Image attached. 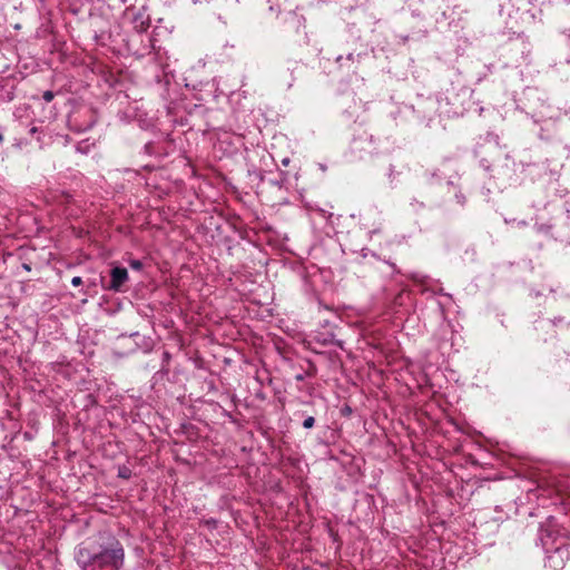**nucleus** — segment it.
Listing matches in <instances>:
<instances>
[{
  "label": "nucleus",
  "instance_id": "nucleus-1",
  "mask_svg": "<svg viewBox=\"0 0 570 570\" xmlns=\"http://www.w3.org/2000/svg\"><path fill=\"white\" fill-rule=\"evenodd\" d=\"M76 561L81 570H121L125 563V550L118 540H111L99 550L79 547Z\"/></svg>",
  "mask_w": 570,
  "mask_h": 570
},
{
  "label": "nucleus",
  "instance_id": "nucleus-2",
  "mask_svg": "<svg viewBox=\"0 0 570 570\" xmlns=\"http://www.w3.org/2000/svg\"><path fill=\"white\" fill-rule=\"evenodd\" d=\"M539 539L547 554L546 566L561 570L570 558L567 539L550 524L540 528Z\"/></svg>",
  "mask_w": 570,
  "mask_h": 570
},
{
  "label": "nucleus",
  "instance_id": "nucleus-3",
  "mask_svg": "<svg viewBox=\"0 0 570 570\" xmlns=\"http://www.w3.org/2000/svg\"><path fill=\"white\" fill-rule=\"evenodd\" d=\"M500 13L507 14L510 18L521 19L524 22H532L535 20V14L532 12L531 0H504L500 4Z\"/></svg>",
  "mask_w": 570,
  "mask_h": 570
},
{
  "label": "nucleus",
  "instance_id": "nucleus-4",
  "mask_svg": "<svg viewBox=\"0 0 570 570\" xmlns=\"http://www.w3.org/2000/svg\"><path fill=\"white\" fill-rule=\"evenodd\" d=\"M110 285L109 288L112 291H120L121 286L128 279V272L125 267H114L110 273Z\"/></svg>",
  "mask_w": 570,
  "mask_h": 570
},
{
  "label": "nucleus",
  "instance_id": "nucleus-5",
  "mask_svg": "<svg viewBox=\"0 0 570 570\" xmlns=\"http://www.w3.org/2000/svg\"><path fill=\"white\" fill-rule=\"evenodd\" d=\"M362 55L361 53H357V55H354V53H348L347 56L343 57V56H338L336 58V62L338 63V66L341 68L343 67H347L350 68V65H347V62H351L352 65L354 63H358L360 62V59H361Z\"/></svg>",
  "mask_w": 570,
  "mask_h": 570
},
{
  "label": "nucleus",
  "instance_id": "nucleus-6",
  "mask_svg": "<svg viewBox=\"0 0 570 570\" xmlns=\"http://www.w3.org/2000/svg\"><path fill=\"white\" fill-rule=\"evenodd\" d=\"M315 424V419L313 416H307L304 421H303V428L304 429H312Z\"/></svg>",
  "mask_w": 570,
  "mask_h": 570
},
{
  "label": "nucleus",
  "instance_id": "nucleus-7",
  "mask_svg": "<svg viewBox=\"0 0 570 570\" xmlns=\"http://www.w3.org/2000/svg\"><path fill=\"white\" fill-rule=\"evenodd\" d=\"M55 95L52 91L47 90L43 92L42 98L46 102H50L53 99Z\"/></svg>",
  "mask_w": 570,
  "mask_h": 570
},
{
  "label": "nucleus",
  "instance_id": "nucleus-8",
  "mask_svg": "<svg viewBox=\"0 0 570 570\" xmlns=\"http://www.w3.org/2000/svg\"><path fill=\"white\" fill-rule=\"evenodd\" d=\"M82 284V278L80 276H75L71 278L72 286H80Z\"/></svg>",
  "mask_w": 570,
  "mask_h": 570
},
{
  "label": "nucleus",
  "instance_id": "nucleus-9",
  "mask_svg": "<svg viewBox=\"0 0 570 570\" xmlns=\"http://www.w3.org/2000/svg\"><path fill=\"white\" fill-rule=\"evenodd\" d=\"M456 202L463 206L465 204V197L461 193L455 194Z\"/></svg>",
  "mask_w": 570,
  "mask_h": 570
},
{
  "label": "nucleus",
  "instance_id": "nucleus-10",
  "mask_svg": "<svg viewBox=\"0 0 570 570\" xmlns=\"http://www.w3.org/2000/svg\"><path fill=\"white\" fill-rule=\"evenodd\" d=\"M119 475L121 478H128L129 476V473H128V470L125 469V470H119Z\"/></svg>",
  "mask_w": 570,
  "mask_h": 570
},
{
  "label": "nucleus",
  "instance_id": "nucleus-11",
  "mask_svg": "<svg viewBox=\"0 0 570 570\" xmlns=\"http://www.w3.org/2000/svg\"><path fill=\"white\" fill-rule=\"evenodd\" d=\"M131 266L135 267V268H139L140 267V263L139 262H134L131 264Z\"/></svg>",
  "mask_w": 570,
  "mask_h": 570
},
{
  "label": "nucleus",
  "instance_id": "nucleus-12",
  "mask_svg": "<svg viewBox=\"0 0 570 570\" xmlns=\"http://www.w3.org/2000/svg\"><path fill=\"white\" fill-rule=\"evenodd\" d=\"M564 115L568 116L570 118V108L564 110Z\"/></svg>",
  "mask_w": 570,
  "mask_h": 570
},
{
  "label": "nucleus",
  "instance_id": "nucleus-13",
  "mask_svg": "<svg viewBox=\"0 0 570 570\" xmlns=\"http://www.w3.org/2000/svg\"><path fill=\"white\" fill-rule=\"evenodd\" d=\"M36 131H37V128H36V127H32V128L30 129V132H31V134H35Z\"/></svg>",
  "mask_w": 570,
  "mask_h": 570
},
{
  "label": "nucleus",
  "instance_id": "nucleus-14",
  "mask_svg": "<svg viewBox=\"0 0 570 570\" xmlns=\"http://www.w3.org/2000/svg\"><path fill=\"white\" fill-rule=\"evenodd\" d=\"M168 356H169V355H168V353H167V352H164V357H165V358H168Z\"/></svg>",
  "mask_w": 570,
  "mask_h": 570
},
{
  "label": "nucleus",
  "instance_id": "nucleus-15",
  "mask_svg": "<svg viewBox=\"0 0 570 570\" xmlns=\"http://www.w3.org/2000/svg\"><path fill=\"white\" fill-rule=\"evenodd\" d=\"M288 161H289L288 159H284V160H283V164H284V165H287V164H288Z\"/></svg>",
  "mask_w": 570,
  "mask_h": 570
},
{
  "label": "nucleus",
  "instance_id": "nucleus-16",
  "mask_svg": "<svg viewBox=\"0 0 570 570\" xmlns=\"http://www.w3.org/2000/svg\"><path fill=\"white\" fill-rule=\"evenodd\" d=\"M3 140L2 132L0 131V142Z\"/></svg>",
  "mask_w": 570,
  "mask_h": 570
}]
</instances>
